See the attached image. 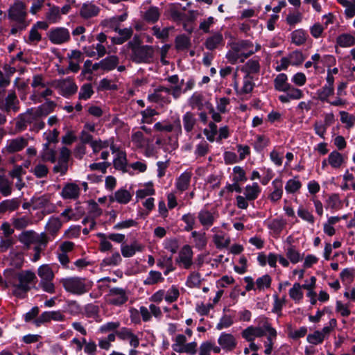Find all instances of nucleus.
Returning <instances> with one entry per match:
<instances>
[{
    "label": "nucleus",
    "mask_w": 355,
    "mask_h": 355,
    "mask_svg": "<svg viewBox=\"0 0 355 355\" xmlns=\"http://www.w3.org/2000/svg\"><path fill=\"white\" fill-rule=\"evenodd\" d=\"M258 51L254 49L253 43L248 40H241L230 44V48L227 52L226 58L232 64L238 62H243L245 59Z\"/></svg>",
    "instance_id": "1"
},
{
    "label": "nucleus",
    "mask_w": 355,
    "mask_h": 355,
    "mask_svg": "<svg viewBox=\"0 0 355 355\" xmlns=\"http://www.w3.org/2000/svg\"><path fill=\"white\" fill-rule=\"evenodd\" d=\"M17 282L13 283V295L23 299L26 296V293L31 288V284L37 279L35 274L31 270H22L15 274Z\"/></svg>",
    "instance_id": "2"
},
{
    "label": "nucleus",
    "mask_w": 355,
    "mask_h": 355,
    "mask_svg": "<svg viewBox=\"0 0 355 355\" xmlns=\"http://www.w3.org/2000/svg\"><path fill=\"white\" fill-rule=\"evenodd\" d=\"M60 283L67 292L76 295L87 293L92 287V283L90 281L80 277L62 278Z\"/></svg>",
    "instance_id": "3"
},
{
    "label": "nucleus",
    "mask_w": 355,
    "mask_h": 355,
    "mask_svg": "<svg viewBox=\"0 0 355 355\" xmlns=\"http://www.w3.org/2000/svg\"><path fill=\"white\" fill-rule=\"evenodd\" d=\"M37 275L40 279L38 286L47 293H55V286L53 283L55 274L52 266L49 264L40 266L37 268Z\"/></svg>",
    "instance_id": "4"
},
{
    "label": "nucleus",
    "mask_w": 355,
    "mask_h": 355,
    "mask_svg": "<svg viewBox=\"0 0 355 355\" xmlns=\"http://www.w3.org/2000/svg\"><path fill=\"white\" fill-rule=\"evenodd\" d=\"M154 49L152 46L142 45L132 49L131 60L137 64H148L153 62Z\"/></svg>",
    "instance_id": "5"
},
{
    "label": "nucleus",
    "mask_w": 355,
    "mask_h": 355,
    "mask_svg": "<svg viewBox=\"0 0 355 355\" xmlns=\"http://www.w3.org/2000/svg\"><path fill=\"white\" fill-rule=\"evenodd\" d=\"M46 114H43L41 108L36 110H33V109L28 110L25 113L20 114L18 116L15 124V128L18 132H22L27 128L28 125L32 126L33 122H34L35 116H45Z\"/></svg>",
    "instance_id": "6"
},
{
    "label": "nucleus",
    "mask_w": 355,
    "mask_h": 355,
    "mask_svg": "<svg viewBox=\"0 0 355 355\" xmlns=\"http://www.w3.org/2000/svg\"><path fill=\"white\" fill-rule=\"evenodd\" d=\"M53 85L58 90V92L64 98H70L78 91V86L70 78L53 81Z\"/></svg>",
    "instance_id": "7"
},
{
    "label": "nucleus",
    "mask_w": 355,
    "mask_h": 355,
    "mask_svg": "<svg viewBox=\"0 0 355 355\" xmlns=\"http://www.w3.org/2000/svg\"><path fill=\"white\" fill-rule=\"evenodd\" d=\"M105 300L109 304L120 306L127 302L128 294L124 288L114 287L109 290L105 295Z\"/></svg>",
    "instance_id": "8"
},
{
    "label": "nucleus",
    "mask_w": 355,
    "mask_h": 355,
    "mask_svg": "<svg viewBox=\"0 0 355 355\" xmlns=\"http://www.w3.org/2000/svg\"><path fill=\"white\" fill-rule=\"evenodd\" d=\"M28 139L22 136L10 139L6 141L1 153L4 155L14 154L21 151L28 146Z\"/></svg>",
    "instance_id": "9"
},
{
    "label": "nucleus",
    "mask_w": 355,
    "mask_h": 355,
    "mask_svg": "<svg viewBox=\"0 0 355 355\" xmlns=\"http://www.w3.org/2000/svg\"><path fill=\"white\" fill-rule=\"evenodd\" d=\"M148 100L150 102L161 105H168L171 103L168 87L160 86L154 89L152 94H148Z\"/></svg>",
    "instance_id": "10"
},
{
    "label": "nucleus",
    "mask_w": 355,
    "mask_h": 355,
    "mask_svg": "<svg viewBox=\"0 0 355 355\" xmlns=\"http://www.w3.org/2000/svg\"><path fill=\"white\" fill-rule=\"evenodd\" d=\"M0 110L7 113L19 110V101L15 91H10L5 99L0 98Z\"/></svg>",
    "instance_id": "11"
},
{
    "label": "nucleus",
    "mask_w": 355,
    "mask_h": 355,
    "mask_svg": "<svg viewBox=\"0 0 355 355\" xmlns=\"http://www.w3.org/2000/svg\"><path fill=\"white\" fill-rule=\"evenodd\" d=\"M66 320V316L62 311H49L43 312L38 318L33 320V324L40 327L42 324L49 322L51 320L55 322H62Z\"/></svg>",
    "instance_id": "12"
},
{
    "label": "nucleus",
    "mask_w": 355,
    "mask_h": 355,
    "mask_svg": "<svg viewBox=\"0 0 355 355\" xmlns=\"http://www.w3.org/2000/svg\"><path fill=\"white\" fill-rule=\"evenodd\" d=\"M154 129L159 132H174L177 137L182 133L181 123L179 118H178L173 123H171L166 121L157 122L154 125Z\"/></svg>",
    "instance_id": "13"
},
{
    "label": "nucleus",
    "mask_w": 355,
    "mask_h": 355,
    "mask_svg": "<svg viewBox=\"0 0 355 355\" xmlns=\"http://www.w3.org/2000/svg\"><path fill=\"white\" fill-rule=\"evenodd\" d=\"M260 69V58L257 56L249 59L240 67L241 71L243 72L245 76L251 77H254V76L259 74Z\"/></svg>",
    "instance_id": "14"
},
{
    "label": "nucleus",
    "mask_w": 355,
    "mask_h": 355,
    "mask_svg": "<svg viewBox=\"0 0 355 355\" xmlns=\"http://www.w3.org/2000/svg\"><path fill=\"white\" fill-rule=\"evenodd\" d=\"M26 15L24 6L19 1H15L8 10L9 19L15 21H26Z\"/></svg>",
    "instance_id": "15"
},
{
    "label": "nucleus",
    "mask_w": 355,
    "mask_h": 355,
    "mask_svg": "<svg viewBox=\"0 0 355 355\" xmlns=\"http://www.w3.org/2000/svg\"><path fill=\"white\" fill-rule=\"evenodd\" d=\"M49 40L55 44H61L70 40V33L66 28H57L51 31Z\"/></svg>",
    "instance_id": "16"
},
{
    "label": "nucleus",
    "mask_w": 355,
    "mask_h": 355,
    "mask_svg": "<svg viewBox=\"0 0 355 355\" xmlns=\"http://www.w3.org/2000/svg\"><path fill=\"white\" fill-rule=\"evenodd\" d=\"M177 262L185 269H189L193 264V251L191 248L184 245L179 252Z\"/></svg>",
    "instance_id": "17"
},
{
    "label": "nucleus",
    "mask_w": 355,
    "mask_h": 355,
    "mask_svg": "<svg viewBox=\"0 0 355 355\" xmlns=\"http://www.w3.org/2000/svg\"><path fill=\"white\" fill-rule=\"evenodd\" d=\"M218 343L225 352H232L237 346V340L234 335L223 332L218 338Z\"/></svg>",
    "instance_id": "18"
},
{
    "label": "nucleus",
    "mask_w": 355,
    "mask_h": 355,
    "mask_svg": "<svg viewBox=\"0 0 355 355\" xmlns=\"http://www.w3.org/2000/svg\"><path fill=\"white\" fill-rule=\"evenodd\" d=\"M205 46L209 51H213L218 48L222 47L225 44V40L220 32H215L209 36L205 43Z\"/></svg>",
    "instance_id": "19"
},
{
    "label": "nucleus",
    "mask_w": 355,
    "mask_h": 355,
    "mask_svg": "<svg viewBox=\"0 0 355 355\" xmlns=\"http://www.w3.org/2000/svg\"><path fill=\"white\" fill-rule=\"evenodd\" d=\"M218 217L216 211H210L208 209H202L198 214V218L200 223L206 229H208L214 224Z\"/></svg>",
    "instance_id": "20"
},
{
    "label": "nucleus",
    "mask_w": 355,
    "mask_h": 355,
    "mask_svg": "<svg viewBox=\"0 0 355 355\" xmlns=\"http://www.w3.org/2000/svg\"><path fill=\"white\" fill-rule=\"evenodd\" d=\"M116 334L122 340H129L130 345L135 348L139 345V338L129 328L122 327L120 330L116 331Z\"/></svg>",
    "instance_id": "21"
},
{
    "label": "nucleus",
    "mask_w": 355,
    "mask_h": 355,
    "mask_svg": "<svg viewBox=\"0 0 355 355\" xmlns=\"http://www.w3.org/2000/svg\"><path fill=\"white\" fill-rule=\"evenodd\" d=\"M32 202L34 209H42L46 214H51L55 210V205L49 201L47 196L34 198Z\"/></svg>",
    "instance_id": "22"
},
{
    "label": "nucleus",
    "mask_w": 355,
    "mask_h": 355,
    "mask_svg": "<svg viewBox=\"0 0 355 355\" xmlns=\"http://www.w3.org/2000/svg\"><path fill=\"white\" fill-rule=\"evenodd\" d=\"M191 171L187 170L183 172L175 181V187L180 192H183L189 189L192 177Z\"/></svg>",
    "instance_id": "23"
},
{
    "label": "nucleus",
    "mask_w": 355,
    "mask_h": 355,
    "mask_svg": "<svg viewBox=\"0 0 355 355\" xmlns=\"http://www.w3.org/2000/svg\"><path fill=\"white\" fill-rule=\"evenodd\" d=\"M132 198V194L127 189L121 188L118 189L113 196L110 197L111 202H116L119 204L126 205Z\"/></svg>",
    "instance_id": "24"
},
{
    "label": "nucleus",
    "mask_w": 355,
    "mask_h": 355,
    "mask_svg": "<svg viewBox=\"0 0 355 355\" xmlns=\"http://www.w3.org/2000/svg\"><path fill=\"white\" fill-rule=\"evenodd\" d=\"M265 335V332L257 326H250L241 332L242 337L248 342L254 341L256 338H261Z\"/></svg>",
    "instance_id": "25"
},
{
    "label": "nucleus",
    "mask_w": 355,
    "mask_h": 355,
    "mask_svg": "<svg viewBox=\"0 0 355 355\" xmlns=\"http://www.w3.org/2000/svg\"><path fill=\"white\" fill-rule=\"evenodd\" d=\"M100 8L92 3H83L80 10V15L85 19H88L98 15Z\"/></svg>",
    "instance_id": "26"
},
{
    "label": "nucleus",
    "mask_w": 355,
    "mask_h": 355,
    "mask_svg": "<svg viewBox=\"0 0 355 355\" xmlns=\"http://www.w3.org/2000/svg\"><path fill=\"white\" fill-rule=\"evenodd\" d=\"M290 38L292 44L296 46H302L306 44L309 35L304 29L299 28L291 32Z\"/></svg>",
    "instance_id": "27"
},
{
    "label": "nucleus",
    "mask_w": 355,
    "mask_h": 355,
    "mask_svg": "<svg viewBox=\"0 0 355 355\" xmlns=\"http://www.w3.org/2000/svg\"><path fill=\"white\" fill-rule=\"evenodd\" d=\"M80 188L75 183H68L62 189L61 196L64 199H76L79 196Z\"/></svg>",
    "instance_id": "28"
},
{
    "label": "nucleus",
    "mask_w": 355,
    "mask_h": 355,
    "mask_svg": "<svg viewBox=\"0 0 355 355\" xmlns=\"http://www.w3.org/2000/svg\"><path fill=\"white\" fill-rule=\"evenodd\" d=\"M114 167L116 170L121 171L123 173H128L132 175L127 164L126 155L123 152H119L117 154L116 157L113 161Z\"/></svg>",
    "instance_id": "29"
},
{
    "label": "nucleus",
    "mask_w": 355,
    "mask_h": 355,
    "mask_svg": "<svg viewBox=\"0 0 355 355\" xmlns=\"http://www.w3.org/2000/svg\"><path fill=\"white\" fill-rule=\"evenodd\" d=\"M182 123L184 131L187 134H190L197 124V119L195 114L191 112H187L182 116Z\"/></svg>",
    "instance_id": "30"
},
{
    "label": "nucleus",
    "mask_w": 355,
    "mask_h": 355,
    "mask_svg": "<svg viewBox=\"0 0 355 355\" xmlns=\"http://www.w3.org/2000/svg\"><path fill=\"white\" fill-rule=\"evenodd\" d=\"M272 185L273 187V191L269 195L268 198L273 202H275L279 200L283 194V185L282 181L281 179L276 178L272 182Z\"/></svg>",
    "instance_id": "31"
},
{
    "label": "nucleus",
    "mask_w": 355,
    "mask_h": 355,
    "mask_svg": "<svg viewBox=\"0 0 355 355\" xmlns=\"http://www.w3.org/2000/svg\"><path fill=\"white\" fill-rule=\"evenodd\" d=\"M290 85L288 83V76L286 73H279L274 79V88L278 92H286V89L290 88Z\"/></svg>",
    "instance_id": "32"
},
{
    "label": "nucleus",
    "mask_w": 355,
    "mask_h": 355,
    "mask_svg": "<svg viewBox=\"0 0 355 355\" xmlns=\"http://www.w3.org/2000/svg\"><path fill=\"white\" fill-rule=\"evenodd\" d=\"M205 97L200 92H196L189 98L188 103L192 109H197L198 110H202L204 107Z\"/></svg>",
    "instance_id": "33"
},
{
    "label": "nucleus",
    "mask_w": 355,
    "mask_h": 355,
    "mask_svg": "<svg viewBox=\"0 0 355 355\" xmlns=\"http://www.w3.org/2000/svg\"><path fill=\"white\" fill-rule=\"evenodd\" d=\"M144 247L137 241L133 242L130 245H125L121 246V253L124 257H131L136 252L142 251Z\"/></svg>",
    "instance_id": "34"
},
{
    "label": "nucleus",
    "mask_w": 355,
    "mask_h": 355,
    "mask_svg": "<svg viewBox=\"0 0 355 355\" xmlns=\"http://www.w3.org/2000/svg\"><path fill=\"white\" fill-rule=\"evenodd\" d=\"M35 233L33 230L24 231L19 235L18 239L26 248H29L35 243Z\"/></svg>",
    "instance_id": "35"
},
{
    "label": "nucleus",
    "mask_w": 355,
    "mask_h": 355,
    "mask_svg": "<svg viewBox=\"0 0 355 355\" xmlns=\"http://www.w3.org/2000/svg\"><path fill=\"white\" fill-rule=\"evenodd\" d=\"M62 227V222L60 221L58 217L51 216L46 226V231L51 234L52 236H54L57 232L60 230Z\"/></svg>",
    "instance_id": "36"
},
{
    "label": "nucleus",
    "mask_w": 355,
    "mask_h": 355,
    "mask_svg": "<svg viewBox=\"0 0 355 355\" xmlns=\"http://www.w3.org/2000/svg\"><path fill=\"white\" fill-rule=\"evenodd\" d=\"M255 323L257 324V327H260L261 330H263L265 334H275V332L277 331L275 329L272 327L271 324L269 322V320L268 318L261 315L255 319Z\"/></svg>",
    "instance_id": "37"
},
{
    "label": "nucleus",
    "mask_w": 355,
    "mask_h": 355,
    "mask_svg": "<svg viewBox=\"0 0 355 355\" xmlns=\"http://www.w3.org/2000/svg\"><path fill=\"white\" fill-rule=\"evenodd\" d=\"M261 191L258 183L254 182L252 185L245 187L244 195L248 200H254L258 198Z\"/></svg>",
    "instance_id": "38"
},
{
    "label": "nucleus",
    "mask_w": 355,
    "mask_h": 355,
    "mask_svg": "<svg viewBox=\"0 0 355 355\" xmlns=\"http://www.w3.org/2000/svg\"><path fill=\"white\" fill-rule=\"evenodd\" d=\"M334 87L323 85L316 91L317 99L321 102H329V97L334 94Z\"/></svg>",
    "instance_id": "39"
},
{
    "label": "nucleus",
    "mask_w": 355,
    "mask_h": 355,
    "mask_svg": "<svg viewBox=\"0 0 355 355\" xmlns=\"http://www.w3.org/2000/svg\"><path fill=\"white\" fill-rule=\"evenodd\" d=\"M345 162L344 156L336 150L332 151L328 156V163L334 168H340Z\"/></svg>",
    "instance_id": "40"
},
{
    "label": "nucleus",
    "mask_w": 355,
    "mask_h": 355,
    "mask_svg": "<svg viewBox=\"0 0 355 355\" xmlns=\"http://www.w3.org/2000/svg\"><path fill=\"white\" fill-rule=\"evenodd\" d=\"M19 205L20 202L18 198L3 200L0 202V213L15 211L19 208Z\"/></svg>",
    "instance_id": "41"
},
{
    "label": "nucleus",
    "mask_w": 355,
    "mask_h": 355,
    "mask_svg": "<svg viewBox=\"0 0 355 355\" xmlns=\"http://www.w3.org/2000/svg\"><path fill=\"white\" fill-rule=\"evenodd\" d=\"M336 44L343 48H347L355 44V37L349 33H343L336 38Z\"/></svg>",
    "instance_id": "42"
},
{
    "label": "nucleus",
    "mask_w": 355,
    "mask_h": 355,
    "mask_svg": "<svg viewBox=\"0 0 355 355\" xmlns=\"http://www.w3.org/2000/svg\"><path fill=\"white\" fill-rule=\"evenodd\" d=\"M41 157L44 162L54 163L56 161V151L54 149L49 148V143H45L43 144Z\"/></svg>",
    "instance_id": "43"
},
{
    "label": "nucleus",
    "mask_w": 355,
    "mask_h": 355,
    "mask_svg": "<svg viewBox=\"0 0 355 355\" xmlns=\"http://www.w3.org/2000/svg\"><path fill=\"white\" fill-rule=\"evenodd\" d=\"M119 62V59L116 55H110L101 60L103 71H110L114 69Z\"/></svg>",
    "instance_id": "44"
},
{
    "label": "nucleus",
    "mask_w": 355,
    "mask_h": 355,
    "mask_svg": "<svg viewBox=\"0 0 355 355\" xmlns=\"http://www.w3.org/2000/svg\"><path fill=\"white\" fill-rule=\"evenodd\" d=\"M160 16V12L158 8L155 6L150 7L144 14L143 17L148 23H155L158 21Z\"/></svg>",
    "instance_id": "45"
},
{
    "label": "nucleus",
    "mask_w": 355,
    "mask_h": 355,
    "mask_svg": "<svg viewBox=\"0 0 355 355\" xmlns=\"http://www.w3.org/2000/svg\"><path fill=\"white\" fill-rule=\"evenodd\" d=\"M285 225L286 223L282 219L275 218L268 223L267 227L272 234L279 235L285 227Z\"/></svg>",
    "instance_id": "46"
},
{
    "label": "nucleus",
    "mask_w": 355,
    "mask_h": 355,
    "mask_svg": "<svg viewBox=\"0 0 355 355\" xmlns=\"http://www.w3.org/2000/svg\"><path fill=\"white\" fill-rule=\"evenodd\" d=\"M53 92L49 88H46L42 91H33L30 96L31 101L35 103H41L42 99L46 98L48 96H52Z\"/></svg>",
    "instance_id": "47"
},
{
    "label": "nucleus",
    "mask_w": 355,
    "mask_h": 355,
    "mask_svg": "<svg viewBox=\"0 0 355 355\" xmlns=\"http://www.w3.org/2000/svg\"><path fill=\"white\" fill-rule=\"evenodd\" d=\"M338 3L343 6L345 15L347 18H352L355 16V0H336Z\"/></svg>",
    "instance_id": "48"
},
{
    "label": "nucleus",
    "mask_w": 355,
    "mask_h": 355,
    "mask_svg": "<svg viewBox=\"0 0 355 355\" xmlns=\"http://www.w3.org/2000/svg\"><path fill=\"white\" fill-rule=\"evenodd\" d=\"M12 182L3 175H0V193L3 196H8L12 193Z\"/></svg>",
    "instance_id": "49"
},
{
    "label": "nucleus",
    "mask_w": 355,
    "mask_h": 355,
    "mask_svg": "<svg viewBox=\"0 0 355 355\" xmlns=\"http://www.w3.org/2000/svg\"><path fill=\"white\" fill-rule=\"evenodd\" d=\"M155 193V190L153 188V184L151 182H148L144 188L140 189L136 192V199L139 200V199H144L147 196H150L154 195Z\"/></svg>",
    "instance_id": "50"
},
{
    "label": "nucleus",
    "mask_w": 355,
    "mask_h": 355,
    "mask_svg": "<svg viewBox=\"0 0 355 355\" xmlns=\"http://www.w3.org/2000/svg\"><path fill=\"white\" fill-rule=\"evenodd\" d=\"M164 277L162 275V273L159 271L150 270L147 276V277L144 281V285H153L157 284L158 282H162L164 281Z\"/></svg>",
    "instance_id": "51"
},
{
    "label": "nucleus",
    "mask_w": 355,
    "mask_h": 355,
    "mask_svg": "<svg viewBox=\"0 0 355 355\" xmlns=\"http://www.w3.org/2000/svg\"><path fill=\"white\" fill-rule=\"evenodd\" d=\"M196 248L202 250L207 245V238L205 233L193 231L191 232Z\"/></svg>",
    "instance_id": "52"
},
{
    "label": "nucleus",
    "mask_w": 355,
    "mask_h": 355,
    "mask_svg": "<svg viewBox=\"0 0 355 355\" xmlns=\"http://www.w3.org/2000/svg\"><path fill=\"white\" fill-rule=\"evenodd\" d=\"M343 207V202L340 200L339 195L337 193L331 194L327 200V208H330L334 210L340 209Z\"/></svg>",
    "instance_id": "53"
},
{
    "label": "nucleus",
    "mask_w": 355,
    "mask_h": 355,
    "mask_svg": "<svg viewBox=\"0 0 355 355\" xmlns=\"http://www.w3.org/2000/svg\"><path fill=\"white\" fill-rule=\"evenodd\" d=\"M286 255L287 258L293 263H297L302 259V257L294 245H290L286 250Z\"/></svg>",
    "instance_id": "54"
},
{
    "label": "nucleus",
    "mask_w": 355,
    "mask_h": 355,
    "mask_svg": "<svg viewBox=\"0 0 355 355\" xmlns=\"http://www.w3.org/2000/svg\"><path fill=\"white\" fill-rule=\"evenodd\" d=\"M119 37H114L113 41L114 42L121 44L123 42H125L126 40H128L132 35V28H125L123 29H119L118 31Z\"/></svg>",
    "instance_id": "55"
},
{
    "label": "nucleus",
    "mask_w": 355,
    "mask_h": 355,
    "mask_svg": "<svg viewBox=\"0 0 355 355\" xmlns=\"http://www.w3.org/2000/svg\"><path fill=\"white\" fill-rule=\"evenodd\" d=\"M93 94L94 90L92 85L90 83H86L81 86L78 94V98L79 100L87 101L89 99Z\"/></svg>",
    "instance_id": "56"
},
{
    "label": "nucleus",
    "mask_w": 355,
    "mask_h": 355,
    "mask_svg": "<svg viewBox=\"0 0 355 355\" xmlns=\"http://www.w3.org/2000/svg\"><path fill=\"white\" fill-rule=\"evenodd\" d=\"M297 215L303 220L313 225L315 223V217L313 214L303 206H300L297 209Z\"/></svg>",
    "instance_id": "57"
},
{
    "label": "nucleus",
    "mask_w": 355,
    "mask_h": 355,
    "mask_svg": "<svg viewBox=\"0 0 355 355\" xmlns=\"http://www.w3.org/2000/svg\"><path fill=\"white\" fill-rule=\"evenodd\" d=\"M254 85H255V84L254 83V77L244 75L243 80V86L241 88L240 93L241 94L250 93L253 90Z\"/></svg>",
    "instance_id": "58"
},
{
    "label": "nucleus",
    "mask_w": 355,
    "mask_h": 355,
    "mask_svg": "<svg viewBox=\"0 0 355 355\" xmlns=\"http://www.w3.org/2000/svg\"><path fill=\"white\" fill-rule=\"evenodd\" d=\"M302 286L299 283H295L289 290L290 297L295 302H300L303 298Z\"/></svg>",
    "instance_id": "59"
},
{
    "label": "nucleus",
    "mask_w": 355,
    "mask_h": 355,
    "mask_svg": "<svg viewBox=\"0 0 355 355\" xmlns=\"http://www.w3.org/2000/svg\"><path fill=\"white\" fill-rule=\"evenodd\" d=\"M200 273L193 272L187 277L186 284L189 288H199L201 284Z\"/></svg>",
    "instance_id": "60"
},
{
    "label": "nucleus",
    "mask_w": 355,
    "mask_h": 355,
    "mask_svg": "<svg viewBox=\"0 0 355 355\" xmlns=\"http://www.w3.org/2000/svg\"><path fill=\"white\" fill-rule=\"evenodd\" d=\"M46 18L50 23H56L60 18V10L57 6L50 8L49 10L46 12Z\"/></svg>",
    "instance_id": "61"
},
{
    "label": "nucleus",
    "mask_w": 355,
    "mask_h": 355,
    "mask_svg": "<svg viewBox=\"0 0 355 355\" xmlns=\"http://www.w3.org/2000/svg\"><path fill=\"white\" fill-rule=\"evenodd\" d=\"M271 277L268 275H264L261 277H259L255 282L256 288L259 291L268 288L271 284Z\"/></svg>",
    "instance_id": "62"
},
{
    "label": "nucleus",
    "mask_w": 355,
    "mask_h": 355,
    "mask_svg": "<svg viewBox=\"0 0 355 355\" xmlns=\"http://www.w3.org/2000/svg\"><path fill=\"white\" fill-rule=\"evenodd\" d=\"M182 220L186 224L184 230L187 232L192 230L196 224V216L194 214L187 213L182 216Z\"/></svg>",
    "instance_id": "63"
},
{
    "label": "nucleus",
    "mask_w": 355,
    "mask_h": 355,
    "mask_svg": "<svg viewBox=\"0 0 355 355\" xmlns=\"http://www.w3.org/2000/svg\"><path fill=\"white\" fill-rule=\"evenodd\" d=\"M302 187V183L296 179H290L287 181L285 190L288 193H294L297 191Z\"/></svg>",
    "instance_id": "64"
}]
</instances>
